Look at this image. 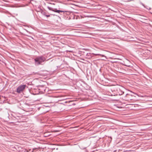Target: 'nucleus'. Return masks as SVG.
I'll list each match as a JSON object with an SVG mask.
<instances>
[{
	"instance_id": "f257e3e1",
	"label": "nucleus",
	"mask_w": 152,
	"mask_h": 152,
	"mask_svg": "<svg viewBox=\"0 0 152 152\" xmlns=\"http://www.w3.org/2000/svg\"><path fill=\"white\" fill-rule=\"evenodd\" d=\"M35 62L37 64H40V63L44 61L45 60V58L42 56L36 58L34 59Z\"/></svg>"
},
{
	"instance_id": "f03ea898",
	"label": "nucleus",
	"mask_w": 152,
	"mask_h": 152,
	"mask_svg": "<svg viewBox=\"0 0 152 152\" xmlns=\"http://www.w3.org/2000/svg\"><path fill=\"white\" fill-rule=\"evenodd\" d=\"M26 87V85H21L19 86L17 88V92L20 93L22 92Z\"/></svg>"
},
{
	"instance_id": "7ed1b4c3",
	"label": "nucleus",
	"mask_w": 152,
	"mask_h": 152,
	"mask_svg": "<svg viewBox=\"0 0 152 152\" xmlns=\"http://www.w3.org/2000/svg\"><path fill=\"white\" fill-rule=\"evenodd\" d=\"M117 91H118V93L116 94V95H122L124 93V92L121 91L119 88H117Z\"/></svg>"
},
{
	"instance_id": "20e7f679",
	"label": "nucleus",
	"mask_w": 152,
	"mask_h": 152,
	"mask_svg": "<svg viewBox=\"0 0 152 152\" xmlns=\"http://www.w3.org/2000/svg\"><path fill=\"white\" fill-rule=\"evenodd\" d=\"M66 11H61L59 10H57V12L59 13L60 12H64Z\"/></svg>"
},
{
	"instance_id": "39448f33",
	"label": "nucleus",
	"mask_w": 152,
	"mask_h": 152,
	"mask_svg": "<svg viewBox=\"0 0 152 152\" xmlns=\"http://www.w3.org/2000/svg\"><path fill=\"white\" fill-rule=\"evenodd\" d=\"M52 11H53V12H57V10H51Z\"/></svg>"
},
{
	"instance_id": "423d86ee",
	"label": "nucleus",
	"mask_w": 152,
	"mask_h": 152,
	"mask_svg": "<svg viewBox=\"0 0 152 152\" xmlns=\"http://www.w3.org/2000/svg\"><path fill=\"white\" fill-rule=\"evenodd\" d=\"M37 149V148H33V150H32V152H34V150H35V149Z\"/></svg>"
},
{
	"instance_id": "0eeeda50",
	"label": "nucleus",
	"mask_w": 152,
	"mask_h": 152,
	"mask_svg": "<svg viewBox=\"0 0 152 152\" xmlns=\"http://www.w3.org/2000/svg\"><path fill=\"white\" fill-rule=\"evenodd\" d=\"M46 16L47 17L50 16V15H46Z\"/></svg>"
},
{
	"instance_id": "6e6552de",
	"label": "nucleus",
	"mask_w": 152,
	"mask_h": 152,
	"mask_svg": "<svg viewBox=\"0 0 152 152\" xmlns=\"http://www.w3.org/2000/svg\"><path fill=\"white\" fill-rule=\"evenodd\" d=\"M118 72H119L122 73L121 72H120V71H118Z\"/></svg>"
}]
</instances>
